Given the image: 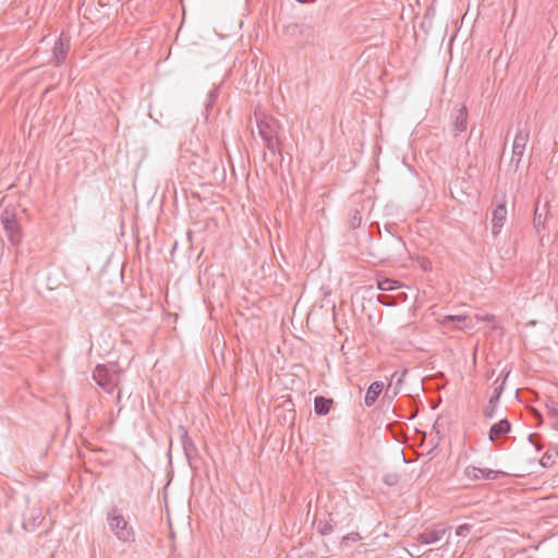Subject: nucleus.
<instances>
[{"label": "nucleus", "mask_w": 558, "mask_h": 558, "mask_svg": "<svg viewBox=\"0 0 558 558\" xmlns=\"http://www.w3.org/2000/svg\"><path fill=\"white\" fill-rule=\"evenodd\" d=\"M93 378L107 393H112L119 383L120 375L105 365H97L93 372Z\"/></svg>", "instance_id": "obj_4"}, {"label": "nucleus", "mask_w": 558, "mask_h": 558, "mask_svg": "<svg viewBox=\"0 0 558 558\" xmlns=\"http://www.w3.org/2000/svg\"><path fill=\"white\" fill-rule=\"evenodd\" d=\"M70 49V38L68 36H64V34H61L58 40L54 43L53 49H52V59L54 62V65H61L69 52Z\"/></svg>", "instance_id": "obj_9"}, {"label": "nucleus", "mask_w": 558, "mask_h": 558, "mask_svg": "<svg viewBox=\"0 0 558 558\" xmlns=\"http://www.w3.org/2000/svg\"><path fill=\"white\" fill-rule=\"evenodd\" d=\"M511 430V424L507 418L500 420L498 423L493 424L489 433L488 438L490 441H496L501 436L508 434Z\"/></svg>", "instance_id": "obj_10"}, {"label": "nucleus", "mask_w": 558, "mask_h": 558, "mask_svg": "<svg viewBox=\"0 0 558 558\" xmlns=\"http://www.w3.org/2000/svg\"><path fill=\"white\" fill-rule=\"evenodd\" d=\"M360 539H362V536L360 535L359 532H351L343 536V541L345 542H357Z\"/></svg>", "instance_id": "obj_24"}, {"label": "nucleus", "mask_w": 558, "mask_h": 558, "mask_svg": "<svg viewBox=\"0 0 558 558\" xmlns=\"http://www.w3.org/2000/svg\"><path fill=\"white\" fill-rule=\"evenodd\" d=\"M107 524L120 542L126 544L135 542V531L118 507H113L107 512Z\"/></svg>", "instance_id": "obj_2"}, {"label": "nucleus", "mask_w": 558, "mask_h": 558, "mask_svg": "<svg viewBox=\"0 0 558 558\" xmlns=\"http://www.w3.org/2000/svg\"><path fill=\"white\" fill-rule=\"evenodd\" d=\"M313 525L316 527L317 532L325 536L330 534L333 531L335 524L332 520H314Z\"/></svg>", "instance_id": "obj_17"}, {"label": "nucleus", "mask_w": 558, "mask_h": 558, "mask_svg": "<svg viewBox=\"0 0 558 558\" xmlns=\"http://www.w3.org/2000/svg\"><path fill=\"white\" fill-rule=\"evenodd\" d=\"M446 533V529H434V530H425L418 535V541L422 544L429 545L434 544L442 538Z\"/></svg>", "instance_id": "obj_13"}, {"label": "nucleus", "mask_w": 558, "mask_h": 558, "mask_svg": "<svg viewBox=\"0 0 558 558\" xmlns=\"http://www.w3.org/2000/svg\"><path fill=\"white\" fill-rule=\"evenodd\" d=\"M384 385L381 381H374L372 383L365 393L364 403L366 407H372L380 392L383 391Z\"/></svg>", "instance_id": "obj_16"}, {"label": "nucleus", "mask_w": 558, "mask_h": 558, "mask_svg": "<svg viewBox=\"0 0 558 558\" xmlns=\"http://www.w3.org/2000/svg\"><path fill=\"white\" fill-rule=\"evenodd\" d=\"M468 319L465 315H447L442 318V324L448 323H463Z\"/></svg>", "instance_id": "obj_20"}, {"label": "nucleus", "mask_w": 558, "mask_h": 558, "mask_svg": "<svg viewBox=\"0 0 558 558\" xmlns=\"http://www.w3.org/2000/svg\"><path fill=\"white\" fill-rule=\"evenodd\" d=\"M538 437H539L538 434H535V433L530 434L529 435V441L531 444H533L536 447L537 450H541L542 446L538 442H536V438H538Z\"/></svg>", "instance_id": "obj_26"}, {"label": "nucleus", "mask_w": 558, "mask_h": 558, "mask_svg": "<svg viewBox=\"0 0 558 558\" xmlns=\"http://www.w3.org/2000/svg\"><path fill=\"white\" fill-rule=\"evenodd\" d=\"M474 319L476 320V323L477 322H488V323H490V322L495 320V316L494 315H488V314H486V315H475Z\"/></svg>", "instance_id": "obj_25"}, {"label": "nucleus", "mask_w": 558, "mask_h": 558, "mask_svg": "<svg viewBox=\"0 0 558 558\" xmlns=\"http://www.w3.org/2000/svg\"><path fill=\"white\" fill-rule=\"evenodd\" d=\"M471 529L472 526L468 523L461 524L457 527L456 534L458 536L465 537L470 533Z\"/></svg>", "instance_id": "obj_22"}, {"label": "nucleus", "mask_w": 558, "mask_h": 558, "mask_svg": "<svg viewBox=\"0 0 558 558\" xmlns=\"http://www.w3.org/2000/svg\"><path fill=\"white\" fill-rule=\"evenodd\" d=\"M209 96H210L211 99H214L216 97L215 92H211Z\"/></svg>", "instance_id": "obj_31"}, {"label": "nucleus", "mask_w": 558, "mask_h": 558, "mask_svg": "<svg viewBox=\"0 0 558 558\" xmlns=\"http://www.w3.org/2000/svg\"><path fill=\"white\" fill-rule=\"evenodd\" d=\"M178 434L182 444V448L185 454V458L189 462V465L192 470L197 471L199 469L198 466V460L199 454L198 450L192 440V438L189 436V433L186 428L182 425L178 427Z\"/></svg>", "instance_id": "obj_5"}, {"label": "nucleus", "mask_w": 558, "mask_h": 558, "mask_svg": "<svg viewBox=\"0 0 558 558\" xmlns=\"http://www.w3.org/2000/svg\"><path fill=\"white\" fill-rule=\"evenodd\" d=\"M541 216L537 217V214L535 213L534 221H539Z\"/></svg>", "instance_id": "obj_29"}, {"label": "nucleus", "mask_w": 558, "mask_h": 558, "mask_svg": "<svg viewBox=\"0 0 558 558\" xmlns=\"http://www.w3.org/2000/svg\"><path fill=\"white\" fill-rule=\"evenodd\" d=\"M506 217H507V208H506V205L504 204H500L498 205L494 211H493V218H492V223H493V232L494 233H498L499 230L502 228L505 221H506Z\"/></svg>", "instance_id": "obj_14"}, {"label": "nucleus", "mask_w": 558, "mask_h": 558, "mask_svg": "<svg viewBox=\"0 0 558 558\" xmlns=\"http://www.w3.org/2000/svg\"><path fill=\"white\" fill-rule=\"evenodd\" d=\"M395 241L397 242V244H398L399 246H402V247L404 246V242H403L402 238H400V236H395Z\"/></svg>", "instance_id": "obj_28"}, {"label": "nucleus", "mask_w": 558, "mask_h": 558, "mask_svg": "<svg viewBox=\"0 0 558 558\" xmlns=\"http://www.w3.org/2000/svg\"><path fill=\"white\" fill-rule=\"evenodd\" d=\"M541 464L543 466H547L550 464V456L548 453H545L541 459Z\"/></svg>", "instance_id": "obj_27"}, {"label": "nucleus", "mask_w": 558, "mask_h": 558, "mask_svg": "<svg viewBox=\"0 0 558 558\" xmlns=\"http://www.w3.org/2000/svg\"><path fill=\"white\" fill-rule=\"evenodd\" d=\"M44 520L41 509L37 506L28 507L23 515L22 526L27 532L35 531Z\"/></svg>", "instance_id": "obj_8"}, {"label": "nucleus", "mask_w": 558, "mask_h": 558, "mask_svg": "<svg viewBox=\"0 0 558 558\" xmlns=\"http://www.w3.org/2000/svg\"><path fill=\"white\" fill-rule=\"evenodd\" d=\"M530 140V128L527 122L517 124V133L514 135L512 144V156L510 165L514 166L515 169L519 167L521 159L524 155L526 144Z\"/></svg>", "instance_id": "obj_3"}, {"label": "nucleus", "mask_w": 558, "mask_h": 558, "mask_svg": "<svg viewBox=\"0 0 558 558\" xmlns=\"http://www.w3.org/2000/svg\"><path fill=\"white\" fill-rule=\"evenodd\" d=\"M362 223V215L361 210L357 208H353L350 210L349 214V226L351 229H356Z\"/></svg>", "instance_id": "obj_19"}, {"label": "nucleus", "mask_w": 558, "mask_h": 558, "mask_svg": "<svg viewBox=\"0 0 558 558\" xmlns=\"http://www.w3.org/2000/svg\"><path fill=\"white\" fill-rule=\"evenodd\" d=\"M333 404V400L323 396H317L314 399V412L316 415H327Z\"/></svg>", "instance_id": "obj_15"}, {"label": "nucleus", "mask_w": 558, "mask_h": 558, "mask_svg": "<svg viewBox=\"0 0 558 558\" xmlns=\"http://www.w3.org/2000/svg\"><path fill=\"white\" fill-rule=\"evenodd\" d=\"M468 126V108L464 105H461L457 109V113L453 121V131L456 132V136L461 132L465 131Z\"/></svg>", "instance_id": "obj_11"}, {"label": "nucleus", "mask_w": 558, "mask_h": 558, "mask_svg": "<svg viewBox=\"0 0 558 558\" xmlns=\"http://www.w3.org/2000/svg\"><path fill=\"white\" fill-rule=\"evenodd\" d=\"M377 301H378L380 304L385 305V306H392V305H395V304H396V303H395V301H393V299H392V296L385 295V294H379V295L377 296Z\"/></svg>", "instance_id": "obj_23"}, {"label": "nucleus", "mask_w": 558, "mask_h": 558, "mask_svg": "<svg viewBox=\"0 0 558 558\" xmlns=\"http://www.w3.org/2000/svg\"><path fill=\"white\" fill-rule=\"evenodd\" d=\"M256 126L266 148L272 154L280 153L281 142L278 136L279 124L276 119L255 112Z\"/></svg>", "instance_id": "obj_1"}, {"label": "nucleus", "mask_w": 558, "mask_h": 558, "mask_svg": "<svg viewBox=\"0 0 558 558\" xmlns=\"http://www.w3.org/2000/svg\"><path fill=\"white\" fill-rule=\"evenodd\" d=\"M504 390V383L495 387L494 395L489 398L488 404L484 410V416L486 418H493L496 414L499 398Z\"/></svg>", "instance_id": "obj_12"}, {"label": "nucleus", "mask_w": 558, "mask_h": 558, "mask_svg": "<svg viewBox=\"0 0 558 558\" xmlns=\"http://www.w3.org/2000/svg\"><path fill=\"white\" fill-rule=\"evenodd\" d=\"M402 287V283L395 279L385 278L377 281V288L381 291H393Z\"/></svg>", "instance_id": "obj_18"}, {"label": "nucleus", "mask_w": 558, "mask_h": 558, "mask_svg": "<svg viewBox=\"0 0 558 558\" xmlns=\"http://www.w3.org/2000/svg\"><path fill=\"white\" fill-rule=\"evenodd\" d=\"M1 222L11 243L16 244L21 240L20 227L16 221L14 208H4L1 213Z\"/></svg>", "instance_id": "obj_6"}, {"label": "nucleus", "mask_w": 558, "mask_h": 558, "mask_svg": "<svg viewBox=\"0 0 558 558\" xmlns=\"http://www.w3.org/2000/svg\"><path fill=\"white\" fill-rule=\"evenodd\" d=\"M464 475L472 480H497L506 475L502 471H496L492 469H481L473 465H469L464 469Z\"/></svg>", "instance_id": "obj_7"}, {"label": "nucleus", "mask_w": 558, "mask_h": 558, "mask_svg": "<svg viewBox=\"0 0 558 558\" xmlns=\"http://www.w3.org/2000/svg\"><path fill=\"white\" fill-rule=\"evenodd\" d=\"M541 216L537 217V214L535 213L534 221H539Z\"/></svg>", "instance_id": "obj_30"}, {"label": "nucleus", "mask_w": 558, "mask_h": 558, "mask_svg": "<svg viewBox=\"0 0 558 558\" xmlns=\"http://www.w3.org/2000/svg\"><path fill=\"white\" fill-rule=\"evenodd\" d=\"M546 411L547 415L555 421V427L558 428V408L547 405Z\"/></svg>", "instance_id": "obj_21"}]
</instances>
